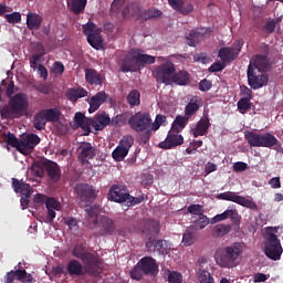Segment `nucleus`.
I'll return each mask as SVG.
<instances>
[{
  "label": "nucleus",
  "mask_w": 283,
  "mask_h": 283,
  "mask_svg": "<svg viewBox=\"0 0 283 283\" xmlns=\"http://www.w3.org/2000/svg\"><path fill=\"white\" fill-rule=\"evenodd\" d=\"M41 143V137L36 134H28L27 136L20 139V145L18 147V151L28 156V154H32L34 147Z\"/></svg>",
  "instance_id": "f8f14e48"
},
{
  "label": "nucleus",
  "mask_w": 283,
  "mask_h": 283,
  "mask_svg": "<svg viewBox=\"0 0 283 283\" xmlns=\"http://www.w3.org/2000/svg\"><path fill=\"white\" fill-rule=\"evenodd\" d=\"M264 253L269 260L277 262L282 258L283 248L282 242L275 233L270 232L264 237Z\"/></svg>",
  "instance_id": "423d86ee"
},
{
  "label": "nucleus",
  "mask_w": 283,
  "mask_h": 283,
  "mask_svg": "<svg viewBox=\"0 0 283 283\" xmlns=\"http://www.w3.org/2000/svg\"><path fill=\"white\" fill-rule=\"evenodd\" d=\"M122 14L124 19H129V17H138V14H140V9L138 8V4L130 3L123 9Z\"/></svg>",
  "instance_id": "ea45409f"
},
{
  "label": "nucleus",
  "mask_w": 283,
  "mask_h": 283,
  "mask_svg": "<svg viewBox=\"0 0 283 283\" xmlns=\"http://www.w3.org/2000/svg\"><path fill=\"white\" fill-rule=\"evenodd\" d=\"M242 253H244V245L234 242L218 249L214 253V260L221 269H235L242 260Z\"/></svg>",
  "instance_id": "f257e3e1"
},
{
  "label": "nucleus",
  "mask_w": 283,
  "mask_h": 283,
  "mask_svg": "<svg viewBox=\"0 0 283 283\" xmlns=\"http://www.w3.org/2000/svg\"><path fill=\"white\" fill-rule=\"evenodd\" d=\"M73 258H77V260H81L83 264H85V271L88 273V275H93L94 277L101 275V266L103 263H101V259H98V255L87 252V248L83 243H77L72 250Z\"/></svg>",
  "instance_id": "7ed1b4c3"
},
{
  "label": "nucleus",
  "mask_w": 283,
  "mask_h": 283,
  "mask_svg": "<svg viewBox=\"0 0 283 283\" xmlns=\"http://www.w3.org/2000/svg\"><path fill=\"white\" fill-rule=\"evenodd\" d=\"M81 127L83 130V136H90L92 134V127H93V122L92 118L87 117L83 124L80 126H76V128Z\"/></svg>",
  "instance_id": "3c124183"
},
{
  "label": "nucleus",
  "mask_w": 283,
  "mask_h": 283,
  "mask_svg": "<svg viewBox=\"0 0 283 283\" xmlns=\"http://www.w3.org/2000/svg\"><path fill=\"white\" fill-rule=\"evenodd\" d=\"M43 23V18L39 13H28L27 15V28L29 30H39Z\"/></svg>",
  "instance_id": "cd10ccee"
},
{
  "label": "nucleus",
  "mask_w": 283,
  "mask_h": 283,
  "mask_svg": "<svg viewBox=\"0 0 283 283\" xmlns=\"http://www.w3.org/2000/svg\"><path fill=\"white\" fill-rule=\"evenodd\" d=\"M185 143V138L176 130H170L166 137V139L159 143L160 149H174V147H179Z\"/></svg>",
  "instance_id": "dca6fc26"
},
{
  "label": "nucleus",
  "mask_w": 283,
  "mask_h": 283,
  "mask_svg": "<svg viewBox=\"0 0 283 283\" xmlns=\"http://www.w3.org/2000/svg\"><path fill=\"white\" fill-rule=\"evenodd\" d=\"M12 188L15 193H22V196H25L27 198H30V195L32 193L30 191V185L17 178H12Z\"/></svg>",
  "instance_id": "bb28decb"
},
{
  "label": "nucleus",
  "mask_w": 283,
  "mask_h": 283,
  "mask_svg": "<svg viewBox=\"0 0 283 283\" xmlns=\"http://www.w3.org/2000/svg\"><path fill=\"white\" fill-rule=\"evenodd\" d=\"M126 101L130 107H136L140 105V92L133 90L128 93Z\"/></svg>",
  "instance_id": "79ce46f5"
},
{
  "label": "nucleus",
  "mask_w": 283,
  "mask_h": 283,
  "mask_svg": "<svg viewBox=\"0 0 283 283\" xmlns=\"http://www.w3.org/2000/svg\"><path fill=\"white\" fill-rule=\"evenodd\" d=\"M209 127H211V122L209 119V116L206 114L197 123L196 127L192 128L190 132L193 138H198V136H207V133L209 132Z\"/></svg>",
  "instance_id": "aec40b11"
},
{
  "label": "nucleus",
  "mask_w": 283,
  "mask_h": 283,
  "mask_svg": "<svg viewBox=\"0 0 283 283\" xmlns=\"http://www.w3.org/2000/svg\"><path fill=\"white\" fill-rule=\"evenodd\" d=\"M187 45H189L190 48H196V45H198V43L200 41H202V39H205V34L192 30L187 36Z\"/></svg>",
  "instance_id": "4c0bfd02"
},
{
  "label": "nucleus",
  "mask_w": 283,
  "mask_h": 283,
  "mask_svg": "<svg viewBox=\"0 0 283 283\" xmlns=\"http://www.w3.org/2000/svg\"><path fill=\"white\" fill-rule=\"evenodd\" d=\"M28 107H30L28 95L23 93H17L11 97L9 105L3 106L0 109V116L1 118H7L10 120L14 118H21V116L28 112Z\"/></svg>",
  "instance_id": "20e7f679"
},
{
  "label": "nucleus",
  "mask_w": 283,
  "mask_h": 283,
  "mask_svg": "<svg viewBox=\"0 0 283 283\" xmlns=\"http://www.w3.org/2000/svg\"><path fill=\"white\" fill-rule=\"evenodd\" d=\"M143 233L150 238H156L160 233V223L156 220L147 219L144 222Z\"/></svg>",
  "instance_id": "393cba45"
},
{
  "label": "nucleus",
  "mask_w": 283,
  "mask_h": 283,
  "mask_svg": "<svg viewBox=\"0 0 283 283\" xmlns=\"http://www.w3.org/2000/svg\"><path fill=\"white\" fill-rule=\"evenodd\" d=\"M78 151V160L82 165H87L90 160L96 156V147L92 146L90 143L84 142L77 148Z\"/></svg>",
  "instance_id": "2eb2a0df"
},
{
  "label": "nucleus",
  "mask_w": 283,
  "mask_h": 283,
  "mask_svg": "<svg viewBox=\"0 0 283 283\" xmlns=\"http://www.w3.org/2000/svg\"><path fill=\"white\" fill-rule=\"evenodd\" d=\"M168 282L169 283H182V274L178 272H170L168 274Z\"/></svg>",
  "instance_id": "69168bd1"
},
{
  "label": "nucleus",
  "mask_w": 283,
  "mask_h": 283,
  "mask_svg": "<svg viewBox=\"0 0 283 283\" xmlns=\"http://www.w3.org/2000/svg\"><path fill=\"white\" fill-rule=\"evenodd\" d=\"M261 137H262V134H258L251 130L244 132V138L247 143L250 145V147H260Z\"/></svg>",
  "instance_id": "e433bc0d"
},
{
  "label": "nucleus",
  "mask_w": 283,
  "mask_h": 283,
  "mask_svg": "<svg viewBox=\"0 0 283 283\" xmlns=\"http://www.w3.org/2000/svg\"><path fill=\"white\" fill-rule=\"evenodd\" d=\"M4 283H14V280H19V275L17 274V270L15 271H10L7 272V274L3 277Z\"/></svg>",
  "instance_id": "338daca9"
},
{
  "label": "nucleus",
  "mask_w": 283,
  "mask_h": 283,
  "mask_svg": "<svg viewBox=\"0 0 283 283\" xmlns=\"http://www.w3.org/2000/svg\"><path fill=\"white\" fill-rule=\"evenodd\" d=\"M158 17H163V11L158 9H148L144 14L145 21H149V19H158Z\"/></svg>",
  "instance_id": "864d4df0"
},
{
  "label": "nucleus",
  "mask_w": 283,
  "mask_h": 283,
  "mask_svg": "<svg viewBox=\"0 0 283 283\" xmlns=\"http://www.w3.org/2000/svg\"><path fill=\"white\" fill-rule=\"evenodd\" d=\"M143 269H140V265L137 264L132 271H130V277L133 280H143Z\"/></svg>",
  "instance_id": "680f3d73"
},
{
  "label": "nucleus",
  "mask_w": 283,
  "mask_h": 283,
  "mask_svg": "<svg viewBox=\"0 0 283 283\" xmlns=\"http://www.w3.org/2000/svg\"><path fill=\"white\" fill-rule=\"evenodd\" d=\"M138 265L145 275H156L158 273V264L151 256L143 258Z\"/></svg>",
  "instance_id": "6ab92c4d"
},
{
  "label": "nucleus",
  "mask_w": 283,
  "mask_h": 283,
  "mask_svg": "<svg viewBox=\"0 0 283 283\" xmlns=\"http://www.w3.org/2000/svg\"><path fill=\"white\" fill-rule=\"evenodd\" d=\"M127 154H129V151L118 145L113 150L112 157L116 160V163H123V160H125V158H127Z\"/></svg>",
  "instance_id": "37998d69"
},
{
  "label": "nucleus",
  "mask_w": 283,
  "mask_h": 283,
  "mask_svg": "<svg viewBox=\"0 0 283 283\" xmlns=\"http://www.w3.org/2000/svg\"><path fill=\"white\" fill-rule=\"evenodd\" d=\"M233 227L231 224H217L212 229V238H224V235H229Z\"/></svg>",
  "instance_id": "72a5a7b5"
},
{
  "label": "nucleus",
  "mask_w": 283,
  "mask_h": 283,
  "mask_svg": "<svg viewBox=\"0 0 283 283\" xmlns=\"http://www.w3.org/2000/svg\"><path fill=\"white\" fill-rule=\"evenodd\" d=\"M156 56L145 54L140 49H132L122 60H119L123 72H138L142 65H154Z\"/></svg>",
  "instance_id": "f03ea898"
},
{
  "label": "nucleus",
  "mask_w": 283,
  "mask_h": 283,
  "mask_svg": "<svg viewBox=\"0 0 283 283\" xmlns=\"http://www.w3.org/2000/svg\"><path fill=\"white\" fill-rule=\"evenodd\" d=\"M280 143L276 137L271 133L261 134V139L259 147H266L268 149H272V147H275Z\"/></svg>",
  "instance_id": "2f4dec72"
},
{
  "label": "nucleus",
  "mask_w": 283,
  "mask_h": 283,
  "mask_svg": "<svg viewBox=\"0 0 283 283\" xmlns=\"http://www.w3.org/2000/svg\"><path fill=\"white\" fill-rule=\"evenodd\" d=\"M4 19L8 23H21V13L20 12H12L4 15Z\"/></svg>",
  "instance_id": "4d7b16f0"
},
{
  "label": "nucleus",
  "mask_w": 283,
  "mask_h": 283,
  "mask_svg": "<svg viewBox=\"0 0 283 283\" xmlns=\"http://www.w3.org/2000/svg\"><path fill=\"white\" fill-rule=\"evenodd\" d=\"M190 119L191 117L187 116L186 114L184 116L178 115L172 123L171 130L176 134H180V132H182L185 127H187V124Z\"/></svg>",
  "instance_id": "c756f323"
},
{
  "label": "nucleus",
  "mask_w": 283,
  "mask_h": 283,
  "mask_svg": "<svg viewBox=\"0 0 283 283\" xmlns=\"http://www.w3.org/2000/svg\"><path fill=\"white\" fill-rule=\"evenodd\" d=\"M2 140L4 143H7V145H10V147H14L17 149V151H19V145H20L21 140H19V138H17V136H14V134L3 133L2 134Z\"/></svg>",
  "instance_id": "a19ab883"
},
{
  "label": "nucleus",
  "mask_w": 283,
  "mask_h": 283,
  "mask_svg": "<svg viewBox=\"0 0 283 283\" xmlns=\"http://www.w3.org/2000/svg\"><path fill=\"white\" fill-rule=\"evenodd\" d=\"M218 200H228L229 202H235L238 205L240 196L235 192L227 191L221 192L217 196Z\"/></svg>",
  "instance_id": "49530a36"
},
{
  "label": "nucleus",
  "mask_w": 283,
  "mask_h": 283,
  "mask_svg": "<svg viewBox=\"0 0 283 283\" xmlns=\"http://www.w3.org/2000/svg\"><path fill=\"white\" fill-rule=\"evenodd\" d=\"M91 120L93 122L95 132H103V129L112 123V118H109V115L105 112L97 113Z\"/></svg>",
  "instance_id": "4be33fe9"
},
{
  "label": "nucleus",
  "mask_w": 283,
  "mask_h": 283,
  "mask_svg": "<svg viewBox=\"0 0 283 283\" xmlns=\"http://www.w3.org/2000/svg\"><path fill=\"white\" fill-rule=\"evenodd\" d=\"M202 105V97L192 95L190 98H188V104L185 107V114L188 116V118H193Z\"/></svg>",
  "instance_id": "a211bd4d"
},
{
  "label": "nucleus",
  "mask_w": 283,
  "mask_h": 283,
  "mask_svg": "<svg viewBox=\"0 0 283 283\" xmlns=\"http://www.w3.org/2000/svg\"><path fill=\"white\" fill-rule=\"evenodd\" d=\"M126 124H127V116L125 114L116 115L111 119V125H113V127H122V125H126Z\"/></svg>",
  "instance_id": "603ef678"
},
{
  "label": "nucleus",
  "mask_w": 283,
  "mask_h": 283,
  "mask_svg": "<svg viewBox=\"0 0 283 283\" xmlns=\"http://www.w3.org/2000/svg\"><path fill=\"white\" fill-rule=\"evenodd\" d=\"M184 247H191L193 244V234L187 230L182 237Z\"/></svg>",
  "instance_id": "0e129e2a"
},
{
  "label": "nucleus",
  "mask_w": 283,
  "mask_h": 283,
  "mask_svg": "<svg viewBox=\"0 0 283 283\" xmlns=\"http://www.w3.org/2000/svg\"><path fill=\"white\" fill-rule=\"evenodd\" d=\"M45 161H40L31 167V172L36 178H43L45 176Z\"/></svg>",
  "instance_id": "a18cd8bd"
},
{
  "label": "nucleus",
  "mask_w": 283,
  "mask_h": 283,
  "mask_svg": "<svg viewBox=\"0 0 283 283\" xmlns=\"http://www.w3.org/2000/svg\"><path fill=\"white\" fill-rule=\"evenodd\" d=\"M176 72V65L171 61H166L159 66H156L153 71V76L157 83H164V85H171V78Z\"/></svg>",
  "instance_id": "0eeeda50"
},
{
  "label": "nucleus",
  "mask_w": 283,
  "mask_h": 283,
  "mask_svg": "<svg viewBox=\"0 0 283 283\" xmlns=\"http://www.w3.org/2000/svg\"><path fill=\"white\" fill-rule=\"evenodd\" d=\"M129 198V190H127V186L123 185H113L109 188L108 200L112 202L123 203Z\"/></svg>",
  "instance_id": "4468645a"
},
{
  "label": "nucleus",
  "mask_w": 283,
  "mask_h": 283,
  "mask_svg": "<svg viewBox=\"0 0 283 283\" xmlns=\"http://www.w3.org/2000/svg\"><path fill=\"white\" fill-rule=\"evenodd\" d=\"M128 125L136 134H144L145 143L151 138V115L138 112L130 116Z\"/></svg>",
  "instance_id": "39448f33"
},
{
  "label": "nucleus",
  "mask_w": 283,
  "mask_h": 283,
  "mask_svg": "<svg viewBox=\"0 0 283 283\" xmlns=\"http://www.w3.org/2000/svg\"><path fill=\"white\" fill-rule=\"evenodd\" d=\"M145 201V195H142L139 197H133L128 193V198L126 200L128 207H136V205H140V202Z\"/></svg>",
  "instance_id": "6e6d98bb"
},
{
  "label": "nucleus",
  "mask_w": 283,
  "mask_h": 283,
  "mask_svg": "<svg viewBox=\"0 0 283 283\" xmlns=\"http://www.w3.org/2000/svg\"><path fill=\"white\" fill-rule=\"evenodd\" d=\"M83 32L85 36H87V43L94 48V50H101L103 48V29L96 28L94 22H87L86 24L82 25Z\"/></svg>",
  "instance_id": "6e6552de"
},
{
  "label": "nucleus",
  "mask_w": 283,
  "mask_h": 283,
  "mask_svg": "<svg viewBox=\"0 0 283 283\" xmlns=\"http://www.w3.org/2000/svg\"><path fill=\"white\" fill-rule=\"evenodd\" d=\"M44 172L51 182H59V180H61V166H59L56 161L44 160Z\"/></svg>",
  "instance_id": "f3484780"
},
{
  "label": "nucleus",
  "mask_w": 283,
  "mask_h": 283,
  "mask_svg": "<svg viewBox=\"0 0 283 283\" xmlns=\"http://www.w3.org/2000/svg\"><path fill=\"white\" fill-rule=\"evenodd\" d=\"M66 96L69 101H71L72 103H76L78 98H85V96H87V91L83 87L69 88L66 91Z\"/></svg>",
  "instance_id": "473e14b6"
},
{
  "label": "nucleus",
  "mask_w": 283,
  "mask_h": 283,
  "mask_svg": "<svg viewBox=\"0 0 283 283\" xmlns=\"http://www.w3.org/2000/svg\"><path fill=\"white\" fill-rule=\"evenodd\" d=\"M66 271L71 277L83 275V264L78 260H71L66 265Z\"/></svg>",
  "instance_id": "c85d7f7f"
},
{
  "label": "nucleus",
  "mask_w": 283,
  "mask_h": 283,
  "mask_svg": "<svg viewBox=\"0 0 283 283\" xmlns=\"http://www.w3.org/2000/svg\"><path fill=\"white\" fill-rule=\"evenodd\" d=\"M253 63L254 70H258L259 72H269L271 70V60L266 55H254Z\"/></svg>",
  "instance_id": "b1692460"
},
{
  "label": "nucleus",
  "mask_w": 283,
  "mask_h": 283,
  "mask_svg": "<svg viewBox=\"0 0 283 283\" xmlns=\"http://www.w3.org/2000/svg\"><path fill=\"white\" fill-rule=\"evenodd\" d=\"M67 6L73 14H83L87 6V0H69Z\"/></svg>",
  "instance_id": "7c9ffc66"
},
{
  "label": "nucleus",
  "mask_w": 283,
  "mask_h": 283,
  "mask_svg": "<svg viewBox=\"0 0 283 283\" xmlns=\"http://www.w3.org/2000/svg\"><path fill=\"white\" fill-rule=\"evenodd\" d=\"M209 224V218L205 214H201V217L195 222L196 229H205Z\"/></svg>",
  "instance_id": "052dcab7"
},
{
  "label": "nucleus",
  "mask_w": 283,
  "mask_h": 283,
  "mask_svg": "<svg viewBox=\"0 0 283 283\" xmlns=\"http://www.w3.org/2000/svg\"><path fill=\"white\" fill-rule=\"evenodd\" d=\"M45 125H48V119H45L43 111H40L33 117V127H35L38 132H41L45 129Z\"/></svg>",
  "instance_id": "58836bf2"
},
{
  "label": "nucleus",
  "mask_w": 283,
  "mask_h": 283,
  "mask_svg": "<svg viewBox=\"0 0 283 283\" xmlns=\"http://www.w3.org/2000/svg\"><path fill=\"white\" fill-rule=\"evenodd\" d=\"M18 280L23 283H32V274H29L25 270H17Z\"/></svg>",
  "instance_id": "5fc2aeb1"
},
{
  "label": "nucleus",
  "mask_w": 283,
  "mask_h": 283,
  "mask_svg": "<svg viewBox=\"0 0 283 283\" xmlns=\"http://www.w3.org/2000/svg\"><path fill=\"white\" fill-rule=\"evenodd\" d=\"M170 83H176V85H188L189 84V72L179 71L172 74Z\"/></svg>",
  "instance_id": "c9c22d12"
},
{
  "label": "nucleus",
  "mask_w": 283,
  "mask_h": 283,
  "mask_svg": "<svg viewBox=\"0 0 283 283\" xmlns=\"http://www.w3.org/2000/svg\"><path fill=\"white\" fill-rule=\"evenodd\" d=\"M237 205L245 207V209H251L252 211H258V203H255L253 199H247L243 196H239V201Z\"/></svg>",
  "instance_id": "c03bdc74"
},
{
  "label": "nucleus",
  "mask_w": 283,
  "mask_h": 283,
  "mask_svg": "<svg viewBox=\"0 0 283 283\" xmlns=\"http://www.w3.org/2000/svg\"><path fill=\"white\" fill-rule=\"evenodd\" d=\"M119 146H122L123 149H126V151H129L132 147H134V136L132 135H125L120 140H119Z\"/></svg>",
  "instance_id": "de8ad7c7"
},
{
  "label": "nucleus",
  "mask_w": 283,
  "mask_h": 283,
  "mask_svg": "<svg viewBox=\"0 0 283 283\" xmlns=\"http://www.w3.org/2000/svg\"><path fill=\"white\" fill-rule=\"evenodd\" d=\"M211 87H213V83H211V80L203 78L199 83L200 92H209Z\"/></svg>",
  "instance_id": "e2e57ef3"
},
{
  "label": "nucleus",
  "mask_w": 283,
  "mask_h": 283,
  "mask_svg": "<svg viewBox=\"0 0 283 283\" xmlns=\"http://www.w3.org/2000/svg\"><path fill=\"white\" fill-rule=\"evenodd\" d=\"M244 45L243 41H235L233 46H223L219 50L218 56L221 59L223 63H231L235 61L238 56H240V52H242V46Z\"/></svg>",
  "instance_id": "9b49d317"
},
{
  "label": "nucleus",
  "mask_w": 283,
  "mask_h": 283,
  "mask_svg": "<svg viewBox=\"0 0 283 283\" xmlns=\"http://www.w3.org/2000/svg\"><path fill=\"white\" fill-rule=\"evenodd\" d=\"M102 227V229L96 233V235H114L116 231V224L114 223V220L107 218V217H102L101 222H97V227Z\"/></svg>",
  "instance_id": "412c9836"
},
{
  "label": "nucleus",
  "mask_w": 283,
  "mask_h": 283,
  "mask_svg": "<svg viewBox=\"0 0 283 283\" xmlns=\"http://www.w3.org/2000/svg\"><path fill=\"white\" fill-rule=\"evenodd\" d=\"M34 202H36L38 205L44 202L48 211L46 222H54V218H56V211H61V202L52 197L45 199V196L41 193L35 195Z\"/></svg>",
  "instance_id": "1a4fd4ad"
},
{
  "label": "nucleus",
  "mask_w": 283,
  "mask_h": 283,
  "mask_svg": "<svg viewBox=\"0 0 283 283\" xmlns=\"http://www.w3.org/2000/svg\"><path fill=\"white\" fill-rule=\"evenodd\" d=\"M227 67V63L222 61H217L211 64V66L208 69V72L216 73V72H222Z\"/></svg>",
  "instance_id": "13d9d810"
},
{
  "label": "nucleus",
  "mask_w": 283,
  "mask_h": 283,
  "mask_svg": "<svg viewBox=\"0 0 283 283\" xmlns=\"http://www.w3.org/2000/svg\"><path fill=\"white\" fill-rule=\"evenodd\" d=\"M75 193L81 202H94L96 200V190L87 184H80L75 187Z\"/></svg>",
  "instance_id": "ddd939ff"
},
{
  "label": "nucleus",
  "mask_w": 283,
  "mask_h": 283,
  "mask_svg": "<svg viewBox=\"0 0 283 283\" xmlns=\"http://www.w3.org/2000/svg\"><path fill=\"white\" fill-rule=\"evenodd\" d=\"M51 72L53 74H60V76H63V72H65V65H63V62H54Z\"/></svg>",
  "instance_id": "bf43d9fd"
},
{
  "label": "nucleus",
  "mask_w": 283,
  "mask_h": 283,
  "mask_svg": "<svg viewBox=\"0 0 283 283\" xmlns=\"http://www.w3.org/2000/svg\"><path fill=\"white\" fill-rule=\"evenodd\" d=\"M123 6H125V0H114L111 4V17H118Z\"/></svg>",
  "instance_id": "09e8293b"
},
{
  "label": "nucleus",
  "mask_w": 283,
  "mask_h": 283,
  "mask_svg": "<svg viewBox=\"0 0 283 283\" xmlns=\"http://www.w3.org/2000/svg\"><path fill=\"white\" fill-rule=\"evenodd\" d=\"M109 95H107V93H105V91H101L98 93H96L95 95H93L90 98V108L88 112L90 114H94V112H97V109L101 108V105H103V103H105V101H107Z\"/></svg>",
  "instance_id": "5701e85b"
},
{
  "label": "nucleus",
  "mask_w": 283,
  "mask_h": 283,
  "mask_svg": "<svg viewBox=\"0 0 283 283\" xmlns=\"http://www.w3.org/2000/svg\"><path fill=\"white\" fill-rule=\"evenodd\" d=\"M268 84L269 75L266 73L255 71L253 64L250 63L248 66V85H250L251 90H260Z\"/></svg>",
  "instance_id": "9d476101"
},
{
  "label": "nucleus",
  "mask_w": 283,
  "mask_h": 283,
  "mask_svg": "<svg viewBox=\"0 0 283 283\" xmlns=\"http://www.w3.org/2000/svg\"><path fill=\"white\" fill-rule=\"evenodd\" d=\"M85 81L90 85H103V75L94 69H85Z\"/></svg>",
  "instance_id": "a878e982"
},
{
  "label": "nucleus",
  "mask_w": 283,
  "mask_h": 283,
  "mask_svg": "<svg viewBox=\"0 0 283 283\" xmlns=\"http://www.w3.org/2000/svg\"><path fill=\"white\" fill-rule=\"evenodd\" d=\"M227 211H228V218H230V220L234 222V224H238V222H240V214L238 213V210H227Z\"/></svg>",
  "instance_id": "774afa93"
},
{
  "label": "nucleus",
  "mask_w": 283,
  "mask_h": 283,
  "mask_svg": "<svg viewBox=\"0 0 283 283\" xmlns=\"http://www.w3.org/2000/svg\"><path fill=\"white\" fill-rule=\"evenodd\" d=\"M237 106H238L240 114H247V112H249V109H251V99L242 97L237 103Z\"/></svg>",
  "instance_id": "8fccbe9b"
},
{
  "label": "nucleus",
  "mask_w": 283,
  "mask_h": 283,
  "mask_svg": "<svg viewBox=\"0 0 283 283\" xmlns=\"http://www.w3.org/2000/svg\"><path fill=\"white\" fill-rule=\"evenodd\" d=\"M42 114L46 123H59V120H61V111H59V108L42 109Z\"/></svg>",
  "instance_id": "f704fd0d"
}]
</instances>
